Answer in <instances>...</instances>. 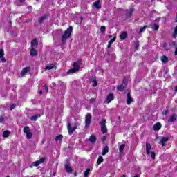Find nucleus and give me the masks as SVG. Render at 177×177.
<instances>
[{
    "label": "nucleus",
    "mask_w": 177,
    "mask_h": 177,
    "mask_svg": "<svg viewBox=\"0 0 177 177\" xmlns=\"http://www.w3.org/2000/svg\"><path fill=\"white\" fill-rule=\"evenodd\" d=\"M71 32H73V26H69L66 31H64L62 35V43L66 44L67 39L71 37Z\"/></svg>",
    "instance_id": "obj_1"
},
{
    "label": "nucleus",
    "mask_w": 177,
    "mask_h": 177,
    "mask_svg": "<svg viewBox=\"0 0 177 177\" xmlns=\"http://www.w3.org/2000/svg\"><path fill=\"white\" fill-rule=\"evenodd\" d=\"M150 150H151V145H150V142H146V153L147 156H151L152 160H155L156 159V153L154 151H151Z\"/></svg>",
    "instance_id": "obj_2"
},
{
    "label": "nucleus",
    "mask_w": 177,
    "mask_h": 177,
    "mask_svg": "<svg viewBox=\"0 0 177 177\" xmlns=\"http://www.w3.org/2000/svg\"><path fill=\"white\" fill-rule=\"evenodd\" d=\"M80 62H74L73 64V68L69 69L67 71V74H74V73H77V71L80 70Z\"/></svg>",
    "instance_id": "obj_3"
},
{
    "label": "nucleus",
    "mask_w": 177,
    "mask_h": 177,
    "mask_svg": "<svg viewBox=\"0 0 177 177\" xmlns=\"http://www.w3.org/2000/svg\"><path fill=\"white\" fill-rule=\"evenodd\" d=\"M91 121H92V115L87 113L85 116V128H89Z\"/></svg>",
    "instance_id": "obj_4"
},
{
    "label": "nucleus",
    "mask_w": 177,
    "mask_h": 177,
    "mask_svg": "<svg viewBox=\"0 0 177 177\" xmlns=\"http://www.w3.org/2000/svg\"><path fill=\"white\" fill-rule=\"evenodd\" d=\"M106 119H102L100 122L101 131L102 133H107V127L106 126Z\"/></svg>",
    "instance_id": "obj_5"
},
{
    "label": "nucleus",
    "mask_w": 177,
    "mask_h": 177,
    "mask_svg": "<svg viewBox=\"0 0 177 177\" xmlns=\"http://www.w3.org/2000/svg\"><path fill=\"white\" fill-rule=\"evenodd\" d=\"M24 132L26 133L27 139H31L32 138V133H31V130L29 127H25L24 128Z\"/></svg>",
    "instance_id": "obj_6"
},
{
    "label": "nucleus",
    "mask_w": 177,
    "mask_h": 177,
    "mask_svg": "<svg viewBox=\"0 0 177 177\" xmlns=\"http://www.w3.org/2000/svg\"><path fill=\"white\" fill-rule=\"evenodd\" d=\"M45 161V159L44 158H40L39 160H37L35 162H33L30 165V168H33V167H38L40 164L44 163Z\"/></svg>",
    "instance_id": "obj_7"
},
{
    "label": "nucleus",
    "mask_w": 177,
    "mask_h": 177,
    "mask_svg": "<svg viewBox=\"0 0 177 177\" xmlns=\"http://www.w3.org/2000/svg\"><path fill=\"white\" fill-rule=\"evenodd\" d=\"M112 100H114V94L110 93L107 95L106 98L105 99L104 103L109 104Z\"/></svg>",
    "instance_id": "obj_8"
},
{
    "label": "nucleus",
    "mask_w": 177,
    "mask_h": 177,
    "mask_svg": "<svg viewBox=\"0 0 177 177\" xmlns=\"http://www.w3.org/2000/svg\"><path fill=\"white\" fill-rule=\"evenodd\" d=\"M126 88L127 83H125V80H123L122 84L117 86V90L122 92V91H124Z\"/></svg>",
    "instance_id": "obj_9"
},
{
    "label": "nucleus",
    "mask_w": 177,
    "mask_h": 177,
    "mask_svg": "<svg viewBox=\"0 0 177 177\" xmlns=\"http://www.w3.org/2000/svg\"><path fill=\"white\" fill-rule=\"evenodd\" d=\"M76 129H77V127H72L70 123L68 124V132L69 135L74 133Z\"/></svg>",
    "instance_id": "obj_10"
},
{
    "label": "nucleus",
    "mask_w": 177,
    "mask_h": 177,
    "mask_svg": "<svg viewBox=\"0 0 177 177\" xmlns=\"http://www.w3.org/2000/svg\"><path fill=\"white\" fill-rule=\"evenodd\" d=\"M127 104L129 106L131 103H133V100L132 99V97H131V93H128L127 95Z\"/></svg>",
    "instance_id": "obj_11"
},
{
    "label": "nucleus",
    "mask_w": 177,
    "mask_h": 177,
    "mask_svg": "<svg viewBox=\"0 0 177 177\" xmlns=\"http://www.w3.org/2000/svg\"><path fill=\"white\" fill-rule=\"evenodd\" d=\"M176 118H177V115L173 114V115H170V117L169 118L168 122H175V121H176Z\"/></svg>",
    "instance_id": "obj_12"
},
{
    "label": "nucleus",
    "mask_w": 177,
    "mask_h": 177,
    "mask_svg": "<svg viewBox=\"0 0 177 177\" xmlns=\"http://www.w3.org/2000/svg\"><path fill=\"white\" fill-rule=\"evenodd\" d=\"M94 8L95 9H102V5H100V0H97L95 2L93 3Z\"/></svg>",
    "instance_id": "obj_13"
},
{
    "label": "nucleus",
    "mask_w": 177,
    "mask_h": 177,
    "mask_svg": "<svg viewBox=\"0 0 177 177\" xmlns=\"http://www.w3.org/2000/svg\"><path fill=\"white\" fill-rule=\"evenodd\" d=\"M65 169L66 171V172H68V174H71V172H73V168H71V167H70V165H68V163L65 164Z\"/></svg>",
    "instance_id": "obj_14"
},
{
    "label": "nucleus",
    "mask_w": 177,
    "mask_h": 177,
    "mask_svg": "<svg viewBox=\"0 0 177 177\" xmlns=\"http://www.w3.org/2000/svg\"><path fill=\"white\" fill-rule=\"evenodd\" d=\"M127 37H128V33H127V32H122L120 35V39L122 41H124V39H126Z\"/></svg>",
    "instance_id": "obj_15"
},
{
    "label": "nucleus",
    "mask_w": 177,
    "mask_h": 177,
    "mask_svg": "<svg viewBox=\"0 0 177 177\" xmlns=\"http://www.w3.org/2000/svg\"><path fill=\"white\" fill-rule=\"evenodd\" d=\"M29 71H30V67H26L23 68L22 71H21V75L24 76Z\"/></svg>",
    "instance_id": "obj_16"
},
{
    "label": "nucleus",
    "mask_w": 177,
    "mask_h": 177,
    "mask_svg": "<svg viewBox=\"0 0 177 177\" xmlns=\"http://www.w3.org/2000/svg\"><path fill=\"white\" fill-rule=\"evenodd\" d=\"M161 129V123L158 122L153 125V131H160Z\"/></svg>",
    "instance_id": "obj_17"
},
{
    "label": "nucleus",
    "mask_w": 177,
    "mask_h": 177,
    "mask_svg": "<svg viewBox=\"0 0 177 177\" xmlns=\"http://www.w3.org/2000/svg\"><path fill=\"white\" fill-rule=\"evenodd\" d=\"M168 140V138L167 137H162L160 140V143L162 146V147H164V146H165V143H167V141Z\"/></svg>",
    "instance_id": "obj_18"
},
{
    "label": "nucleus",
    "mask_w": 177,
    "mask_h": 177,
    "mask_svg": "<svg viewBox=\"0 0 177 177\" xmlns=\"http://www.w3.org/2000/svg\"><path fill=\"white\" fill-rule=\"evenodd\" d=\"M107 153H109V147L106 145L103 148L102 155L106 156V154H107Z\"/></svg>",
    "instance_id": "obj_19"
},
{
    "label": "nucleus",
    "mask_w": 177,
    "mask_h": 177,
    "mask_svg": "<svg viewBox=\"0 0 177 177\" xmlns=\"http://www.w3.org/2000/svg\"><path fill=\"white\" fill-rule=\"evenodd\" d=\"M82 20H84V18H82V17H79L75 19V23H76V24H81Z\"/></svg>",
    "instance_id": "obj_20"
},
{
    "label": "nucleus",
    "mask_w": 177,
    "mask_h": 177,
    "mask_svg": "<svg viewBox=\"0 0 177 177\" xmlns=\"http://www.w3.org/2000/svg\"><path fill=\"white\" fill-rule=\"evenodd\" d=\"M169 45L171 46V48H176L177 46V44L175 41L170 40L169 41Z\"/></svg>",
    "instance_id": "obj_21"
},
{
    "label": "nucleus",
    "mask_w": 177,
    "mask_h": 177,
    "mask_svg": "<svg viewBox=\"0 0 177 177\" xmlns=\"http://www.w3.org/2000/svg\"><path fill=\"white\" fill-rule=\"evenodd\" d=\"M151 28H152L153 30H155V31L158 30V28H160V25H158L156 23H153V26H151Z\"/></svg>",
    "instance_id": "obj_22"
},
{
    "label": "nucleus",
    "mask_w": 177,
    "mask_h": 177,
    "mask_svg": "<svg viewBox=\"0 0 177 177\" xmlns=\"http://www.w3.org/2000/svg\"><path fill=\"white\" fill-rule=\"evenodd\" d=\"M89 142L91 143H95L96 142V136H91L90 138H88Z\"/></svg>",
    "instance_id": "obj_23"
},
{
    "label": "nucleus",
    "mask_w": 177,
    "mask_h": 177,
    "mask_svg": "<svg viewBox=\"0 0 177 177\" xmlns=\"http://www.w3.org/2000/svg\"><path fill=\"white\" fill-rule=\"evenodd\" d=\"M38 46V40H37V39H33L31 41L32 48H34V46Z\"/></svg>",
    "instance_id": "obj_24"
},
{
    "label": "nucleus",
    "mask_w": 177,
    "mask_h": 177,
    "mask_svg": "<svg viewBox=\"0 0 177 177\" xmlns=\"http://www.w3.org/2000/svg\"><path fill=\"white\" fill-rule=\"evenodd\" d=\"M37 50H35L34 48H32L30 50V56H37Z\"/></svg>",
    "instance_id": "obj_25"
},
{
    "label": "nucleus",
    "mask_w": 177,
    "mask_h": 177,
    "mask_svg": "<svg viewBox=\"0 0 177 177\" xmlns=\"http://www.w3.org/2000/svg\"><path fill=\"white\" fill-rule=\"evenodd\" d=\"M39 117H41V115H39V114L33 115L30 118V121H37V120H38V118H39Z\"/></svg>",
    "instance_id": "obj_26"
},
{
    "label": "nucleus",
    "mask_w": 177,
    "mask_h": 177,
    "mask_svg": "<svg viewBox=\"0 0 177 177\" xmlns=\"http://www.w3.org/2000/svg\"><path fill=\"white\" fill-rule=\"evenodd\" d=\"M162 63H168V57L163 55L161 57Z\"/></svg>",
    "instance_id": "obj_27"
},
{
    "label": "nucleus",
    "mask_w": 177,
    "mask_h": 177,
    "mask_svg": "<svg viewBox=\"0 0 177 177\" xmlns=\"http://www.w3.org/2000/svg\"><path fill=\"white\" fill-rule=\"evenodd\" d=\"M9 135H10V132H9L8 130H6L3 133V138H9Z\"/></svg>",
    "instance_id": "obj_28"
},
{
    "label": "nucleus",
    "mask_w": 177,
    "mask_h": 177,
    "mask_svg": "<svg viewBox=\"0 0 177 177\" xmlns=\"http://www.w3.org/2000/svg\"><path fill=\"white\" fill-rule=\"evenodd\" d=\"M46 19H48L47 15H44L43 17H40L39 19V23L41 24V23H44V21L46 20Z\"/></svg>",
    "instance_id": "obj_29"
},
{
    "label": "nucleus",
    "mask_w": 177,
    "mask_h": 177,
    "mask_svg": "<svg viewBox=\"0 0 177 177\" xmlns=\"http://www.w3.org/2000/svg\"><path fill=\"white\" fill-rule=\"evenodd\" d=\"M54 67H55V64H51L50 65L46 66L45 68V70H53Z\"/></svg>",
    "instance_id": "obj_30"
},
{
    "label": "nucleus",
    "mask_w": 177,
    "mask_h": 177,
    "mask_svg": "<svg viewBox=\"0 0 177 177\" xmlns=\"http://www.w3.org/2000/svg\"><path fill=\"white\" fill-rule=\"evenodd\" d=\"M103 161H104L103 156H99L97 161V164L98 165H100V164H102L103 162Z\"/></svg>",
    "instance_id": "obj_31"
},
{
    "label": "nucleus",
    "mask_w": 177,
    "mask_h": 177,
    "mask_svg": "<svg viewBox=\"0 0 177 177\" xmlns=\"http://www.w3.org/2000/svg\"><path fill=\"white\" fill-rule=\"evenodd\" d=\"M132 12H133L132 9L128 10L126 12V16L127 17H131V16H132Z\"/></svg>",
    "instance_id": "obj_32"
},
{
    "label": "nucleus",
    "mask_w": 177,
    "mask_h": 177,
    "mask_svg": "<svg viewBox=\"0 0 177 177\" xmlns=\"http://www.w3.org/2000/svg\"><path fill=\"white\" fill-rule=\"evenodd\" d=\"M133 46L135 50H138L139 49V41L134 42Z\"/></svg>",
    "instance_id": "obj_33"
},
{
    "label": "nucleus",
    "mask_w": 177,
    "mask_h": 177,
    "mask_svg": "<svg viewBox=\"0 0 177 177\" xmlns=\"http://www.w3.org/2000/svg\"><path fill=\"white\" fill-rule=\"evenodd\" d=\"M162 48L166 52H168V50H169V48H168V44H167V43H163Z\"/></svg>",
    "instance_id": "obj_34"
},
{
    "label": "nucleus",
    "mask_w": 177,
    "mask_h": 177,
    "mask_svg": "<svg viewBox=\"0 0 177 177\" xmlns=\"http://www.w3.org/2000/svg\"><path fill=\"white\" fill-rule=\"evenodd\" d=\"M172 37H173V38H176V37H177V26H176L174 28V32L172 34Z\"/></svg>",
    "instance_id": "obj_35"
},
{
    "label": "nucleus",
    "mask_w": 177,
    "mask_h": 177,
    "mask_svg": "<svg viewBox=\"0 0 177 177\" xmlns=\"http://www.w3.org/2000/svg\"><path fill=\"white\" fill-rule=\"evenodd\" d=\"M124 149H125V144H122L119 147V151L120 153H122L124 151Z\"/></svg>",
    "instance_id": "obj_36"
},
{
    "label": "nucleus",
    "mask_w": 177,
    "mask_h": 177,
    "mask_svg": "<svg viewBox=\"0 0 177 177\" xmlns=\"http://www.w3.org/2000/svg\"><path fill=\"white\" fill-rule=\"evenodd\" d=\"M62 139H63V135L60 134L58 135L55 137V140L56 142L59 141V140H62Z\"/></svg>",
    "instance_id": "obj_37"
},
{
    "label": "nucleus",
    "mask_w": 177,
    "mask_h": 177,
    "mask_svg": "<svg viewBox=\"0 0 177 177\" xmlns=\"http://www.w3.org/2000/svg\"><path fill=\"white\" fill-rule=\"evenodd\" d=\"M146 28H147V26H145L144 27H142L140 29L139 34H142V32H143L145 30H146Z\"/></svg>",
    "instance_id": "obj_38"
},
{
    "label": "nucleus",
    "mask_w": 177,
    "mask_h": 177,
    "mask_svg": "<svg viewBox=\"0 0 177 177\" xmlns=\"http://www.w3.org/2000/svg\"><path fill=\"white\" fill-rule=\"evenodd\" d=\"M89 172H91V169H87L84 171V177H88V175H89Z\"/></svg>",
    "instance_id": "obj_39"
},
{
    "label": "nucleus",
    "mask_w": 177,
    "mask_h": 177,
    "mask_svg": "<svg viewBox=\"0 0 177 177\" xmlns=\"http://www.w3.org/2000/svg\"><path fill=\"white\" fill-rule=\"evenodd\" d=\"M115 39H116V37H114L112 39H111V40L109 41V45H112V44H113V42H115Z\"/></svg>",
    "instance_id": "obj_40"
},
{
    "label": "nucleus",
    "mask_w": 177,
    "mask_h": 177,
    "mask_svg": "<svg viewBox=\"0 0 177 177\" xmlns=\"http://www.w3.org/2000/svg\"><path fill=\"white\" fill-rule=\"evenodd\" d=\"M93 86L94 87L97 86V81L96 80V79H93Z\"/></svg>",
    "instance_id": "obj_41"
},
{
    "label": "nucleus",
    "mask_w": 177,
    "mask_h": 177,
    "mask_svg": "<svg viewBox=\"0 0 177 177\" xmlns=\"http://www.w3.org/2000/svg\"><path fill=\"white\" fill-rule=\"evenodd\" d=\"M100 31L102 33L104 32V31H106V26H101Z\"/></svg>",
    "instance_id": "obj_42"
},
{
    "label": "nucleus",
    "mask_w": 177,
    "mask_h": 177,
    "mask_svg": "<svg viewBox=\"0 0 177 177\" xmlns=\"http://www.w3.org/2000/svg\"><path fill=\"white\" fill-rule=\"evenodd\" d=\"M4 55L3 49H0V57H3Z\"/></svg>",
    "instance_id": "obj_43"
},
{
    "label": "nucleus",
    "mask_w": 177,
    "mask_h": 177,
    "mask_svg": "<svg viewBox=\"0 0 177 177\" xmlns=\"http://www.w3.org/2000/svg\"><path fill=\"white\" fill-rule=\"evenodd\" d=\"M15 107H16V104H13L10 106V110H13V109H15Z\"/></svg>",
    "instance_id": "obj_44"
},
{
    "label": "nucleus",
    "mask_w": 177,
    "mask_h": 177,
    "mask_svg": "<svg viewBox=\"0 0 177 177\" xmlns=\"http://www.w3.org/2000/svg\"><path fill=\"white\" fill-rule=\"evenodd\" d=\"M2 63H6V59H5V57H0Z\"/></svg>",
    "instance_id": "obj_45"
},
{
    "label": "nucleus",
    "mask_w": 177,
    "mask_h": 177,
    "mask_svg": "<svg viewBox=\"0 0 177 177\" xmlns=\"http://www.w3.org/2000/svg\"><path fill=\"white\" fill-rule=\"evenodd\" d=\"M168 113H169V110H165V111H163L162 113H163L165 115H167V114H168Z\"/></svg>",
    "instance_id": "obj_46"
},
{
    "label": "nucleus",
    "mask_w": 177,
    "mask_h": 177,
    "mask_svg": "<svg viewBox=\"0 0 177 177\" xmlns=\"http://www.w3.org/2000/svg\"><path fill=\"white\" fill-rule=\"evenodd\" d=\"M90 103H95V98H91L89 100Z\"/></svg>",
    "instance_id": "obj_47"
},
{
    "label": "nucleus",
    "mask_w": 177,
    "mask_h": 177,
    "mask_svg": "<svg viewBox=\"0 0 177 177\" xmlns=\"http://www.w3.org/2000/svg\"><path fill=\"white\" fill-rule=\"evenodd\" d=\"M45 86V91H46V92H48V91H49V88H48V86L46 84L44 85Z\"/></svg>",
    "instance_id": "obj_48"
},
{
    "label": "nucleus",
    "mask_w": 177,
    "mask_h": 177,
    "mask_svg": "<svg viewBox=\"0 0 177 177\" xmlns=\"http://www.w3.org/2000/svg\"><path fill=\"white\" fill-rule=\"evenodd\" d=\"M175 48V51H174V55H177V46H176V47H174Z\"/></svg>",
    "instance_id": "obj_49"
},
{
    "label": "nucleus",
    "mask_w": 177,
    "mask_h": 177,
    "mask_svg": "<svg viewBox=\"0 0 177 177\" xmlns=\"http://www.w3.org/2000/svg\"><path fill=\"white\" fill-rule=\"evenodd\" d=\"M3 121V117L1 116L0 117V122H2Z\"/></svg>",
    "instance_id": "obj_50"
},
{
    "label": "nucleus",
    "mask_w": 177,
    "mask_h": 177,
    "mask_svg": "<svg viewBox=\"0 0 177 177\" xmlns=\"http://www.w3.org/2000/svg\"><path fill=\"white\" fill-rule=\"evenodd\" d=\"M123 81H124V84H126V86H127V83L128 82V80H127V79H124Z\"/></svg>",
    "instance_id": "obj_51"
},
{
    "label": "nucleus",
    "mask_w": 177,
    "mask_h": 177,
    "mask_svg": "<svg viewBox=\"0 0 177 177\" xmlns=\"http://www.w3.org/2000/svg\"><path fill=\"white\" fill-rule=\"evenodd\" d=\"M111 48V44H108V48L110 49Z\"/></svg>",
    "instance_id": "obj_52"
},
{
    "label": "nucleus",
    "mask_w": 177,
    "mask_h": 177,
    "mask_svg": "<svg viewBox=\"0 0 177 177\" xmlns=\"http://www.w3.org/2000/svg\"><path fill=\"white\" fill-rule=\"evenodd\" d=\"M25 0H19L20 3H23V2H24Z\"/></svg>",
    "instance_id": "obj_53"
},
{
    "label": "nucleus",
    "mask_w": 177,
    "mask_h": 177,
    "mask_svg": "<svg viewBox=\"0 0 177 177\" xmlns=\"http://www.w3.org/2000/svg\"><path fill=\"white\" fill-rule=\"evenodd\" d=\"M39 95H42V91H41V90L39 91Z\"/></svg>",
    "instance_id": "obj_54"
},
{
    "label": "nucleus",
    "mask_w": 177,
    "mask_h": 177,
    "mask_svg": "<svg viewBox=\"0 0 177 177\" xmlns=\"http://www.w3.org/2000/svg\"><path fill=\"white\" fill-rule=\"evenodd\" d=\"M156 21H160V18H158V19H156Z\"/></svg>",
    "instance_id": "obj_55"
},
{
    "label": "nucleus",
    "mask_w": 177,
    "mask_h": 177,
    "mask_svg": "<svg viewBox=\"0 0 177 177\" xmlns=\"http://www.w3.org/2000/svg\"><path fill=\"white\" fill-rule=\"evenodd\" d=\"M175 91H176V92H177V86L175 88Z\"/></svg>",
    "instance_id": "obj_56"
},
{
    "label": "nucleus",
    "mask_w": 177,
    "mask_h": 177,
    "mask_svg": "<svg viewBox=\"0 0 177 177\" xmlns=\"http://www.w3.org/2000/svg\"><path fill=\"white\" fill-rule=\"evenodd\" d=\"M121 177H127V176L122 175V176H121Z\"/></svg>",
    "instance_id": "obj_57"
},
{
    "label": "nucleus",
    "mask_w": 177,
    "mask_h": 177,
    "mask_svg": "<svg viewBox=\"0 0 177 177\" xmlns=\"http://www.w3.org/2000/svg\"><path fill=\"white\" fill-rule=\"evenodd\" d=\"M111 37H113V35H109V38H111Z\"/></svg>",
    "instance_id": "obj_58"
},
{
    "label": "nucleus",
    "mask_w": 177,
    "mask_h": 177,
    "mask_svg": "<svg viewBox=\"0 0 177 177\" xmlns=\"http://www.w3.org/2000/svg\"><path fill=\"white\" fill-rule=\"evenodd\" d=\"M102 140H104V138H102Z\"/></svg>",
    "instance_id": "obj_59"
},
{
    "label": "nucleus",
    "mask_w": 177,
    "mask_h": 177,
    "mask_svg": "<svg viewBox=\"0 0 177 177\" xmlns=\"http://www.w3.org/2000/svg\"><path fill=\"white\" fill-rule=\"evenodd\" d=\"M102 140H104V138H102Z\"/></svg>",
    "instance_id": "obj_60"
},
{
    "label": "nucleus",
    "mask_w": 177,
    "mask_h": 177,
    "mask_svg": "<svg viewBox=\"0 0 177 177\" xmlns=\"http://www.w3.org/2000/svg\"><path fill=\"white\" fill-rule=\"evenodd\" d=\"M66 161H68V159H67Z\"/></svg>",
    "instance_id": "obj_61"
},
{
    "label": "nucleus",
    "mask_w": 177,
    "mask_h": 177,
    "mask_svg": "<svg viewBox=\"0 0 177 177\" xmlns=\"http://www.w3.org/2000/svg\"><path fill=\"white\" fill-rule=\"evenodd\" d=\"M151 1H154V0H151Z\"/></svg>",
    "instance_id": "obj_62"
}]
</instances>
